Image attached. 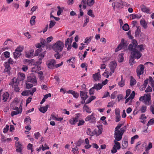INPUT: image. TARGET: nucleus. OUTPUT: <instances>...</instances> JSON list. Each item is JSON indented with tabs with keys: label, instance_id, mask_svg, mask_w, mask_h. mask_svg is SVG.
Instances as JSON below:
<instances>
[{
	"label": "nucleus",
	"instance_id": "aec40b11",
	"mask_svg": "<svg viewBox=\"0 0 154 154\" xmlns=\"http://www.w3.org/2000/svg\"><path fill=\"white\" fill-rule=\"evenodd\" d=\"M45 53L44 52L40 54L38 57V61L36 62V63L39 65L42 63V59L44 57Z\"/></svg>",
	"mask_w": 154,
	"mask_h": 154
},
{
	"label": "nucleus",
	"instance_id": "473e14b6",
	"mask_svg": "<svg viewBox=\"0 0 154 154\" xmlns=\"http://www.w3.org/2000/svg\"><path fill=\"white\" fill-rule=\"evenodd\" d=\"M96 98V97L94 96H92L90 97L89 99L87 100L85 103V104H88L91 102L93 100Z\"/></svg>",
	"mask_w": 154,
	"mask_h": 154
},
{
	"label": "nucleus",
	"instance_id": "4c0bfd02",
	"mask_svg": "<svg viewBox=\"0 0 154 154\" xmlns=\"http://www.w3.org/2000/svg\"><path fill=\"white\" fill-rule=\"evenodd\" d=\"M152 145L151 142H149L148 146L145 148V151H149V150L152 147Z\"/></svg>",
	"mask_w": 154,
	"mask_h": 154
},
{
	"label": "nucleus",
	"instance_id": "2eb2a0df",
	"mask_svg": "<svg viewBox=\"0 0 154 154\" xmlns=\"http://www.w3.org/2000/svg\"><path fill=\"white\" fill-rule=\"evenodd\" d=\"M15 145L17 147L16 151L17 152H20L23 149L21 144L19 142H17L15 143Z\"/></svg>",
	"mask_w": 154,
	"mask_h": 154
},
{
	"label": "nucleus",
	"instance_id": "c756f323",
	"mask_svg": "<svg viewBox=\"0 0 154 154\" xmlns=\"http://www.w3.org/2000/svg\"><path fill=\"white\" fill-rule=\"evenodd\" d=\"M72 40V37L70 38H68L65 41V46L67 47V45H71Z\"/></svg>",
	"mask_w": 154,
	"mask_h": 154
},
{
	"label": "nucleus",
	"instance_id": "72a5a7b5",
	"mask_svg": "<svg viewBox=\"0 0 154 154\" xmlns=\"http://www.w3.org/2000/svg\"><path fill=\"white\" fill-rule=\"evenodd\" d=\"M121 80L118 83V85L121 87H122L125 85V81L123 80L122 76H121Z\"/></svg>",
	"mask_w": 154,
	"mask_h": 154
},
{
	"label": "nucleus",
	"instance_id": "f704fd0d",
	"mask_svg": "<svg viewBox=\"0 0 154 154\" xmlns=\"http://www.w3.org/2000/svg\"><path fill=\"white\" fill-rule=\"evenodd\" d=\"M136 83V81L135 79L132 76L131 77L130 85L131 86H133Z\"/></svg>",
	"mask_w": 154,
	"mask_h": 154
},
{
	"label": "nucleus",
	"instance_id": "0eeeda50",
	"mask_svg": "<svg viewBox=\"0 0 154 154\" xmlns=\"http://www.w3.org/2000/svg\"><path fill=\"white\" fill-rule=\"evenodd\" d=\"M86 122L90 121L91 123H94L96 122V119L95 117V114L93 112L91 115L88 116L85 119Z\"/></svg>",
	"mask_w": 154,
	"mask_h": 154
},
{
	"label": "nucleus",
	"instance_id": "20e7f679",
	"mask_svg": "<svg viewBox=\"0 0 154 154\" xmlns=\"http://www.w3.org/2000/svg\"><path fill=\"white\" fill-rule=\"evenodd\" d=\"M141 54L138 51L135 50L131 53V55L130 56V61L132 62L133 63H135L136 62L134 60L136 58L137 59L140 58L141 56Z\"/></svg>",
	"mask_w": 154,
	"mask_h": 154
},
{
	"label": "nucleus",
	"instance_id": "dca6fc26",
	"mask_svg": "<svg viewBox=\"0 0 154 154\" xmlns=\"http://www.w3.org/2000/svg\"><path fill=\"white\" fill-rule=\"evenodd\" d=\"M117 66L116 63L115 61H113L111 62L109 65V67L112 72L113 73L114 72V70Z\"/></svg>",
	"mask_w": 154,
	"mask_h": 154
},
{
	"label": "nucleus",
	"instance_id": "680f3d73",
	"mask_svg": "<svg viewBox=\"0 0 154 154\" xmlns=\"http://www.w3.org/2000/svg\"><path fill=\"white\" fill-rule=\"evenodd\" d=\"M14 88L15 91L16 92H19V91L20 89L19 87L18 86V84L15 85H14V87H12Z\"/></svg>",
	"mask_w": 154,
	"mask_h": 154
},
{
	"label": "nucleus",
	"instance_id": "79ce46f5",
	"mask_svg": "<svg viewBox=\"0 0 154 154\" xmlns=\"http://www.w3.org/2000/svg\"><path fill=\"white\" fill-rule=\"evenodd\" d=\"M42 149L43 151H44L46 149H49V147L48 146L47 143H45L44 145H41Z\"/></svg>",
	"mask_w": 154,
	"mask_h": 154
},
{
	"label": "nucleus",
	"instance_id": "39448f33",
	"mask_svg": "<svg viewBox=\"0 0 154 154\" xmlns=\"http://www.w3.org/2000/svg\"><path fill=\"white\" fill-rule=\"evenodd\" d=\"M128 44L127 42L125 41L124 38H122L121 43L115 49V51H118L122 49L126 48Z\"/></svg>",
	"mask_w": 154,
	"mask_h": 154
},
{
	"label": "nucleus",
	"instance_id": "6ab92c4d",
	"mask_svg": "<svg viewBox=\"0 0 154 154\" xmlns=\"http://www.w3.org/2000/svg\"><path fill=\"white\" fill-rule=\"evenodd\" d=\"M40 69L41 67L38 64V65H34V66L32 67V72L36 73Z\"/></svg>",
	"mask_w": 154,
	"mask_h": 154
},
{
	"label": "nucleus",
	"instance_id": "f3484780",
	"mask_svg": "<svg viewBox=\"0 0 154 154\" xmlns=\"http://www.w3.org/2000/svg\"><path fill=\"white\" fill-rule=\"evenodd\" d=\"M34 50L33 49H31L29 51L26 52V57L28 58L33 57V56Z\"/></svg>",
	"mask_w": 154,
	"mask_h": 154
},
{
	"label": "nucleus",
	"instance_id": "cd10ccee",
	"mask_svg": "<svg viewBox=\"0 0 154 154\" xmlns=\"http://www.w3.org/2000/svg\"><path fill=\"white\" fill-rule=\"evenodd\" d=\"M141 25L144 28L146 29L147 27V23L144 19L141 20L140 21Z\"/></svg>",
	"mask_w": 154,
	"mask_h": 154
},
{
	"label": "nucleus",
	"instance_id": "7ed1b4c3",
	"mask_svg": "<svg viewBox=\"0 0 154 154\" xmlns=\"http://www.w3.org/2000/svg\"><path fill=\"white\" fill-rule=\"evenodd\" d=\"M139 100L143 101L145 104L149 105L151 103L150 94H144L143 96L140 97Z\"/></svg>",
	"mask_w": 154,
	"mask_h": 154
},
{
	"label": "nucleus",
	"instance_id": "c85d7f7f",
	"mask_svg": "<svg viewBox=\"0 0 154 154\" xmlns=\"http://www.w3.org/2000/svg\"><path fill=\"white\" fill-rule=\"evenodd\" d=\"M83 109L88 113H90L91 112V109L87 106L85 105L83 108Z\"/></svg>",
	"mask_w": 154,
	"mask_h": 154
},
{
	"label": "nucleus",
	"instance_id": "9d476101",
	"mask_svg": "<svg viewBox=\"0 0 154 154\" xmlns=\"http://www.w3.org/2000/svg\"><path fill=\"white\" fill-rule=\"evenodd\" d=\"M144 66L142 64H140L137 67L136 72L137 73V75L138 76L139 78H140V75L143 73Z\"/></svg>",
	"mask_w": 154,
	"mask_h": 154
},
{
	"label": "nucleus",
	"instance_id": "de8ad7c7",
	"mask_svg": "<svg viewBox=\"0 0 154 154\" xmlns=\"http://www.w3.org/2000/svg\"><path fill=\"white\" fill-rule=\"evenodd\" d=\"M83 142L84 140H83L80 139L76 143V146H80Z\"/></svg>",
	"mask_w": 154,
	"mask_h": 154
},
{
	"label": "nucleus",
	"instance_id": "37998d69",
	"mask_svg": "<svg viewBox=\"0 0 154 154\" xmlns=\"http://www.w3.org/2000/svg\"><path fill=\"white\" fill-rule=\"evenodd\" d=\"M92 38V36L87 37L85 39V42L87 44H88Z\"/></svg>",
	"mask_w": 154,
	"mask_h": 154
},
{
	"label": "nucleus",
	"instance_id": "f03ea898",
	"mask_svg": "<svg viewBox=\"0 0 154 154\" xmlns=\"http://www.w3.org/2000/svg\"><path fill=\"white\" fill-rule=\"evenodd\" d=\"M64 46V43L61 41H59L53 44L52 48L55 51L58 53L62 51Z\"/></svg>",
	"mask_w": 154,
	"mask_h": 154
},
{
	"label": "nucleus",
	"instance_id": "c9c22d12",
	"mask_svg": "<svg viewBox=\"0 0 154 154\" xmlns=\"http://www.w3.org/2000/svg\"><path fill=\"white\" fill-rule=\"evenodd\" d=\"M128 49L129 50L132 51V52L133 51H134L135 50L137 51L136 49V48H134V46L132 45V44H130L129 45Z\"/></svg>",
	"mask_w": 154,
	"mask_h": 154
},
{
	"label": "nucleus",
	"instance_id": "6e6552de",
	"mask_svg": "<svg viewBox=\"0 0 154 154\" xmlns=\"http://www.w3.org/2000/svg\"><path fill=\"white\" fill-rule=\"evenodd\" d=\"M80 115V114L79 113L76 114L75 117L71 118L69 120V123L71 125H75L79 121V118Z\"/></svg>",
	"mask_w": 154,
	"mask_h": 154
},
{
	"label": "nucleus",
	"instance_id": "69168bd1",
	"mask_svg": "<svg viewBox=\"0 0 154 154\" xmlns=\"http://www.w3.org/2000/svg\"><path fill=\"white\" fill-rule=\"evenodd\" d=\"M152 91V89L151 87L148 86L145 90V92H151Z\"/></svg>",
	"mask_w": 154,
	"mask_h": 154
},
{
	"label": "nucleus",
	"instance_id": "052dcab7",
	"mask_svg": "<svg viewBox=\"0 0 154 154\" xmlns=\"http://www.w3.org/2000/svg\"><path fill=\"white\" fill-rule=\"evenodd\" d=\"M94 89H95V88H94V87H93L89 90V94L90 95L93 94L94 93Z\"/></svg>",
	"mask_w": 154,
	"mask_h": 154
},
{
	"label": "nucleus",
	"instance_id": "a19ab883",
	"mask_svg": "<svg viewBox=\"0 0 154 154\" xmlns=\"http://www.w3.org/2000/svg\"><path fill=\"white\" fill-rule=\"evenodd\" d=\"M94 0H88L86 2V4L89 6H91L94 4Z\"/></svg>",
	"mask_w": 154,
	"mask_h": 154
},
{
	"label": "nucleus",
	"instance_id": "864d4df0",
	"mask_svg": "<svg viewBox=\"0 0 154 154\" xmlns=\"http://www.w3.org/2000/svg\"><path fill=\"white\" fill-rule=\"evenodd\" d=\"M146 109L147 107L146 106H143L140 108V110L142 113H144L146 111Z\"/></svg>",
	"mask_w": 154,
	"mask_h": 154
},
{
	"label": "nucleus",
	"instance_id": "13d9d810",
	"mask_svg": "<svg viewBox=\"0 0 154 154\" xmlns=\"http://www.w3.org/2000/svg\"><path fill=\"white\" fill-rule=\"evenodd\" d=\"M88 14L92 17H94V15L93 13V11L91 10H89L88 12Z\"/></svg>",
	"mask_w": 154,
	"mask_h": 154
},
{
	"label": "nucleus",
	"instance_id": "4468645a",
	"mask_svg": "<svg viewBox=\"0 0 154 154\" xmlns=\"http://www.w3.org/2000/svg\"><path fill=\"white\" fill-rule=\"evenodd\" d=\"M140 8L143 12L146 13L147 14L151 13L149 8L144 5H141L140 6Z\"/></svg>",
	"mask_w": 154,
	"mask_h": 154
},
{
	"label": "nucleus",
	"instance_id": "a18cd8bd",
	"mask_svg": "<svg viewBox=\"0 0 154 154\" xmlns=\"http://www.w3.org/2000/svg\"><path fill=\"white\" fill-rule=\"evenodd\" d=\"M56 22L54 20H51L49 25V28H52L55 24Z\"/></svg>",
	"mask_w": 154,
	"mask_h": 154
},
{
	"label": "nucleus",
	"instance_id": "7c9ffc66",
	"mask_svg": "<svg viewBox=\"0 0 154 154\" xmlns=\"http://www.w3.org/2000/svg\"><path fill=\"white\" fill-rule=\"evenodd\" d=\"M24 122L26 124L29 125L31 123V120L29 116H27L25 119Z\"/></svg>",
	"mask_w": 154,
	"mask_h": 154
},
{
	"label": "nucleus",
	"instance_id": "58836bf2",
	"mask_svg": "<svg viewBox=\"0 0 154 154\" xmlns=\"http://www.w3.org/2000/svg\"><path fill=\"white\" fill-rule=\"evenodd\" d=\"M21 54L20 53L16 51L15 50V52H14L13 54L14 57L15 58H17L19 57L21 55Z\"/></svg>",
	"mask_w": 154,
	"mask_h": 154
},
{
	"label": "nucleus",
	"instance_id": "ea45409f",
	"mask_svg": "<svg viewBox=\"0 0 154 154\" xmlns=\"http://www.w3.org/2000/svg\"><path fill=\"white\" fill-rule=\"evenodd\" d=\"M123 54H120L118 56V61L119 62H122L124 60Z\"/></svg>",
	"mask_w": 154,
	"mask_h": 154
},
{
	"label": "nucleus",
	"instance_id": "774afa93",
	"mask_svg": "<svg viewBox=\"0 0 154 154\" xmlns=\"http://www.w3.org/2000/svg\"><path fill=\"white\" fill-rule=\"evenodd\" d=\"M34 136L35 138L38 139V137L41 136V134L39 132H37L34 134Z\"/></svg>",
	"mask_w": 154,
	"mask_h": 154
},
{
	"label": "nucleus",
	"instance_id": "b1692460",
	"mask_svg": "<svg viewBox=\"0 0 154 154\" xmlns=\"http://www.w3.org/2000/svg\"><path fill=\"white\" fill-rule=\"evenodd\" d=\"M128 146V142L127 140H123L122 142V149H125L127 148Z\"/></svg>",
	"mask_w": 154,
	"mask_h": 154
},
{
	"label": "nucleus",
	"instance_id": "8fccbe9b",
	"mask_svg": "<svg viewBox=\"0 0 154 154\" xmlns=\"http://www.w3.org/2000/svg\"><path fill=\"white\" fill-rule=\"evenodd\" d=\"M23 49V46H19L15 49V51L21 53Z\"/></svg>",
	"mask_w": 154,
	"mask_h": 154
},
{
	"label": "nucleus",
	"instance_id": "3c124183",
	"mask_svg": "<svg viewBox=\"0 0 154 154\" xmlns=\"http://www.w3.org/2000/svg\"><path fill=\"white\" fill-rule=\"evenodd\" d=\"M89 17L88 16H86L85 20L84 21V23L83 25V27H85L87 25V23L89 22Z\"/></svg>",
	"mask_w": 154,
	"mask_h": 154
},
{
	"label": "nucleus",
	"instance_id": "9b49d317",
	"mask_svg": "<svg viewBox=\"0 0 154 154\" xmlns=\"http://www.w3.org/2000/svg\"><path fill=\"white\" fill-rule=\"evenodd\" d=\"M80 95L82 100L81 103L83 104L85 103V100L88 98V96L87 95V93L81 91H80Z\"/></svg>",
	"mask_w": 154,
	"mask_h": 154
},
{
	"label": "nucleus",
	"instance_id": "0e129e2a",
	"mask_svg": "<svg viewBox=\"0 0 154 154\" xmlns=\"http://www.w3.org/2000/svg\"><path fill=\"white\" fill-rule=\"evenodd\" d=\"M33 84L30 83H26V87L27 89H29L33 87Z\"/></svg>",
	"mask_w": 154,
	"mask_h": 154
},
{
	"label": "nucleus",
	"instance_id": "a878e982",
	"mask_svg": "<svg viewBox=\"0 0 154 154\" xmlns=\"http://www.w3.org/2000/svg\"><path fill=\"white\" fill-rule=\"evenodd\" d=\"M25 78V75L23 73H20L18 75L17 78L18 81H21L23 80Z\"/></svg>",
	"mask_w": 154,
	"mask_h": 154
},
{
	"label": "nucleus",
	"instance_id": "338daca9",
	"mask_svg": "<svg viewBox=\"0 0 154 154\" xmlns=\"http://www.w3.org/2000/svg\"><path fill=\"white\" fill-rule=\"evenodd\" d=\"M154 123V119H152L150 120L148 123L147 124V125H151L153 124Z\"/></svg>",
	"mask_w": 154,
	"mask_h": 154
},
{
	"label": "nucleus",
	"instance_id": "2f4dec72",
	"mask_svg": "<svg viewBox=\"0 0 154 154\" xmlns=\"http://www.w3.org/2000/svg\"><path fill=\"white\" fill-rule=\"evenodd\" d=\"M94 88L97 90L100 89L102 87V85L101 84H96L94 85Z\"/></svg>",
	"mask_w": 154,
	"mask_h": 154
},
{
	"label": "nucleus",
	"instance_id": "a211bd4d",
	"mask_svg": "<svg viewBox=\"0 0 154 154\" xmlns=\"http://www.w3.org/2000/svg\"><path fill=\"white\" fill-rule=\"evenodd\" d=\"M114 6L116 8H122L123 7V2L122 1H119L118 2H115L114 3Z\"/></svg>",
	"mask_w": 154,
	"mask_h": 154
},
{
	"label": "nucleus",
	"instance_id": "603ef678",
	"mask_svg": "<svg viewBox=\"0 0 154 154\" xmlns=\"http://www.w3.org/2000/svg\"><path fill=\"white\" fill-rule=\"evenodd\" d=\"M149 81V83H150V85L153 88L154 87V84H153V80L152 78L149 76L148 79Z\"/></svg>",
	"mask_w": 154,
	"mask_h": 154
},
{
	"label": "nucleus",
	"instance_id": "412c9836",
	"mask_svg": "<svg viewBox=\"0 0 154 154\" xmlns=\"http://www.w3.org/2000/svg\"><path fill=\"white\" fill-rule=\"evenodd\" d=\"M18 81L17 78L14 77L12 79L11 81L10 82L9 85L12 86V87H14V85L18 84Z\"/></svg>",
	"mask_w": 154,
	"mask_h": 154
},
{
	"label": "nucleus",
	"instance_id": "49530a36",
	"mask_svg": "<svg viewBox=\"0 0 154 154\" xmlns=\"http://www.w3.org/2000/svg\"><path fill=\"white\" fill-rule=\"evenodd\" d=\"M122 29L125 31H128L129 29V26L127 23L125 24L122 26Z\"/></svg>",
	"mask_w": 154,
	"mask_h": 154
},
{
	"label": "nucleus",
	"instance_id": "5701e85b",
	"mask_svg": "<svg viewBox=\"0 0 154 154\" xmlns=\"http://www.w3.org/2000/svg\"><path fill=\"white\" fill-rule=\"evenodd\" d=\"M4 66L5 67L4 72H9L11 69V67L9 64L7 62H5V63Z\"/></svg>",
	"mask_w": 154,
	"mask_h": 154
},
{
	"label": "nucleus",
	"instance_id": "e433bc0d",
	"mask_svg": "<svg viewBox=\"0 0 154 154\" xmlns=\"http://www.w3.org/2000/svg\"><path fill=\"white\" fill-rule=\"evenodd\" d=\"M36 17L35 16H33L31 18L30 23L31 25H33L35 24V19Z\"/></svg>",
	"mask_w": 154,
	"mask_h": 154
},
{
	"label": "nucleus",
	"instance_id": "4be33fe9",
	"mask_svg": "<svg viewBox=\"0 0 154 154\" xmlns=\"http://www.w3.org/2000/svg\"><path fill=\"white\" fill-rule=\"evenodd\" d=\"M49 106L48 105H47L45 106L41 107L39 108V110L41 112L44 113L47 111Z\"/></svg>",
	"mask_w": 154,
	"mask_h": 154
},
{
	"label": "nucleus",
	"instance_id": "ddd939ff",
	"mask_svg": "<svg viewBox=\"0 0 154 154\" xmlns=\"http://www.w3.org/2000/svg\"><path fill=\"white\" fill-rule=\"evenodd\" d=\"M55 63V61L54 59H51L47 61L46 63L48 67L51 69L54 68V65Z\"/></svg>",
	"mask_w": 154,
	"mask_h": 154
},
{
	"label": "nucleus",
	"instance_id": "4d7b16f0",
	"mask_svg": "<svg viewBox=\"0 0 154 154\" xmlns=\"http://www.w3.org/2000/svg\"><path fill=\"white\" fill-rule=\"evenodd\" d=\"M97 127L98 128V132H96V134L97 135H99L100 134L102 133V127L101 126H97Z\"/></svg>",
	"mask_w": 154,
	"mask_h": 154
},
{
	"label": "nucleus",
	"instance_id": "423d86ee",
	"mask_svg": "<svg viewBox=\"0 0 154 154\" xmlns=\"http://www.w3.org/2000/svg\"><path fill=\"white\" fill-rule=\"evenodd\" d=\"M27 80L28 82L32 83L34 85H36L37 84L36 77L33 73L31 74L28 76Z\"/></svg>",
	"mask_w": 154,
	"mask_h": 154
},
{
	"label": "nucleus",
	"instance_id": "6e6d98bb",
	"mask_svg": "<svg viewBox=\"0 0 154 154\" xmlns=\"http://www.w3.org/2000/svg\"><path fill=\"white\" fill-rule=\"evenodd\" d=\"M134 46V48H136L137 45V41L135 39H133L132 41V43H131Z\"/></svg>",
	"mask_w": 154,
	"mask_h": 154
},
{
	"label": "nucleus",
	"instance_id": "c03bdc74",
	"mask_svg": "<svg viewBox=\"0 0 154 154\" xmlns=\"http://www.w3.org/2000/svg\"><path fill=\"white\" fill-rule=\"evenodd\" d=\"M21 110L20 111H13L11 112V115L12 116H13L14 115L21 113Z\"/></svg>",
	"mask_w": 154,
	"mask_h": 154
},
{
	"label": "nucleus",
	"instance_id": "f8f14e48",
	"mask_svg": "<svg viewBox=\"0 0 154 154\" xmlns=\"http://www.w3.org/2000/svg\"><path fill=\"white\" fill-rule=\"evenodd\" d=\"M36 90V89L35 88H33L32 90H29V91H23L22 93L21 94L24 96H28L29 94L31 95H32L33 93Z\"/></svg>",
	"mask_w": 154,
	"mask_h": 154
},
{
	"label": "nucleus",
	"instance_id": "1a4fd4ad",
	"mask_svg": "<svg viewBox=\"0 0 154 154\" xmlns=\"http://www.w3.org/2000/svg\"><path fill=\"white\" fill-rule=\"evenodd\" d=\"M116 139L114 141L115 144L113 146L111 150V152L112 153H114L117 152V149H119L121 148V146L119 143L117 141Z\"/></svg>",
	"mask_w": 154,
	"mask_h": 154
},
{
	"label": "nucleus",
	"instance_id": "09e8293b",
	"mask_svg": "<svg viewBox=\"0 0 154 154\" xmlns=\"http://www.w3.org/2000/svg\"><path fill=\"white\" fill-rule=\"evenodd\" d=\"M139 137V136L138 135H136L133 137H132L131 139V144H132L134 143V140L135 139H137Z\"/></svg>",
	"mask_w": 154,
	"mask_h": 154
},
{
	"label": "nucleus",
	"instance_id": "bf43d9fd",
	"mask_svg": "<svg viewBox=\"0 0 154 154\" xmlns=\"http://www.w3.org/2000/svg\"><path fill=\"white\" fill-rule=\"evenodd\" d=\"M2 54H3L6 58H8L9 57L10 53L9 52L6 51L4 52Z\"/></svg>",
	"mask_w": 154,
	"mask_h": 154
},
{
	"label": "nucleus",
	"instance_id": "5fc2aeb1",
	"mask_svg": "<svg viewBox=\"0 0 154 154\" xmlns=\"http://www.w3.org/2000/svg\"><path fill=\"white\" fill-rule=\"evenodd\" d=\"M72 151L74 154H78L79 153L78 148L76 147L72 148Z\"/></svg>",
	"mask_w": 154,
	"mask_h": 154
},
{
	"label": "nucleus",
	"instance_id": "e2e57ef3",
	"mask_svg": "<svg viewBox=\"0 0 154 154\" xmlns=\"http://www.w3.org/2000/svg\"><path fill=\"white\" fill-rule=\"evenodd\" d=\"M131 90L129 89H128L126 91V95L125 97V99H126L129 96L131 93Z\"/></svg>",
	"mask_w": 154,
	"mask_h": 154
},
{
	"label": "nucleus",
	"instance_id": "f257e3e1",
	"mask_svg": "<svg viewBox=\"0 0 154 154\" xmlns=\"http://www.w3.org/2000/svg\"><path fill=\"white\" fill-rule=\"evenodd\" d=\"M124 125V122H120L116 127L115 131V137L117 141L120 140L122 138V135L125 130L124 128L121 129L120 131L119 129Z\"/></svg>",
	"mask_w": 154,
	"mask_h": 154
},
{
	"label": "nucleus",
	"instance_id": "393cba45",
	"mask_svg": "<svg viewBox=\"0 0 154 154\" xmlns=\"http://www.w3.org/2000/svg\"><path fill=\"white\" fill-rule=\"evenodd\" d=\"M9 97V94L8 93L6 92L5 93L2 95V100L4 102L7 101Z\"/></svg>",
	"mask_w": 154,
	"mask_h": 154
},
{
	"label": "nucleus",
	"instance_id": "bb28decb",
	"mask_svg": "<svg viewBox=\"0 0 154 154\" xmlns=\"http://www.w3.org/2000/svg\"><path fill=\"white\" fill-rule=\"evenodd\" d=\"M93 78L95 81L99 80L100 78V75L99 73H96L93 74Z\"/></svg>",
	"mask_w": 154,
	"mask_h": 154
}]
</instances>
